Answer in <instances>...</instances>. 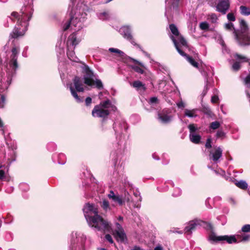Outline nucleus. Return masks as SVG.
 Segmentation results:
<instances>
[{"instance_id":"f257e3e1","label":"nucleus","mask_w":250,"mask_h":250,"mask_svg":"<svg viewBox=\"0 0 250 250\" xmlns=\"http://www.w3.org/2000/svg\"><path fill=\"white\" fill-rule=\"evenodd\" d=\"M19 51V47L13 46L11 50L12 54L10 55V60H7L4 62V67L7 77V82L8 85L11 84L12 78L16 75V71L19 67L18 57Z\"/></svg>"},{"instance_id":"f03ea898","label":"nucleus","mask_w":250,"mask_h":250,"mask_svg":"<svg viewBox=\"0 0 250 250\" xmlns=\"http://www.w3.org/2000/svg\"><path fill=\"white\" fill-rule=\"evenodd\" d=\"M82 73L83 74V83L87 86H95L99 90L103 89L104 86L101 80L95 79V75L93 71L85 63L83 62Z\"/></svg>"},{"instance_id":"7ed1b4c3","label":"nucleus","mask_w":250,"mask_h":250,"mask_svg":"<svg viewBox=\"0 0 250 250\" xmlns=\"http://www.w3.org/2000/svg\"><path fill=\"white\" fill-rule=\"evenodd\" d=\"M88 223L92 228L103 232H110L112 230L111 224L100 215L89 217Z\"/></svg>"},{"instance_id":"20e7f679","label":"nucleus","mask_w":250,"mask_h":250,"mask_svg":"<svg viewBox=\"0 0 250 250\" xmlns=\"http://www.w3.org/2000/svg\"><path fill=\"white\" fill-rule=\"evenodd\" d=\"M240 30H234L233 31L235 39L241 46L250 44V36L248 33V27L244 20H241L240 21Z\"/></svg>"},{"instance_id":"39448f33","label":"nucleus","mask_w":250,"mask_h":250,"mask_svg":"<svg viewBox=\"0 0 250 250\" xmlns=\"http://www.w3.org/2000/svg\"><path fill=\"white\" fill-rule=\"evenodd\" d=\"M11 16L12 17L11 20L15 21H17L18 26L21 25L25 28L27 30V28L29 25V21L32 18V14H28V13L23 11L22 9L21 10L20 13L17 12H13Z\"/></svg>"},{"instance_id":"423d86ee","label":"nucleus","mask_w":250,"mask_h":250,"mask_svg":"<svg viewBox=\"0 0 250 250\" xmlns=\"http://www.w3.org/2000/svg\"><path fill=\"white\" fill-rule=\"evenodd\" d=\"M73 82L74 83V85L75 86V88H74L71 85L70 86V90L72 95L75 98L77 102L78 103H80L82 102L80 98L78 96L77 92H83L84 91V89L83 87V84L82 83L81 79L79 76H75L73 80Z\"/></svg>"},{"instance_id":"0eeeda50","label":"nucleus","mask_w":250,"mask_h":250,"mask_svg":"<svg viewBox=\"0 0 250 250\" xmlns=\"http://www.w3.org/2000/svg\"><path fill=\"white\" fill-rule=\"evenodd\" d=\"M209 240L214 243H218L224 241H226L229 244L236 243L238 242L234 235L217 236L213 231H211L209 234Z\"/></svg>"},{"instance_id":"6e6552de","label":"nucleus","mask_w":250,"mask_h":250,"mask_svg":"<svg viewBox=\"0 0 250 250\" xmlns=\"http://www.w3.org/2000/svg\"><path fill=\"white\" fill-rule=\"evenodd\" d=\"M171 40L174 43V46L176 48L178 52L182 56L185 57L188 61L194 67L198 68L199 67V64L196 62L192 57L189 56L185 53L182 49H180L179 43L173 36L171 35L170 36Z\"/></svg>"},{"instance_id":"1a4fd4ad","label":"nucleus","mask_w":250,"mask_h":250,"mask_svg":"<svg viewBox=\"0 0 250 250\" xmlns=\"http://www.w3.org/2000/svg\"><path fill=\"white\" fill-rule=\"evenodd\" d=\"M233 57L235 61L232 65V69L234 71H238L240 69L241 63L248 62L250 60L247 56L238 53L233 54Z\"/></svg>"},{"instance_id":"9d476101","label":"nucleus","mask_w":250,"mask_h":250,"mask_svg":"<svg viewBox=\"0 0 250 250\" xmlns=\"http://www.w3.org/2000/svg\"><path fill=\"white\" fill-rule=\"evenodd\" d=\"M110 114V111L107 109L101 107V106L95 105L92 111V115L93 117L102 118L105 119Z\"/></svg>"},{"instance_id":"9b49d317","label":"nucleus","mask_w":250,"mask_h":250,"mask_svg":"<svg viewBox=\"0 0 250 250\" xmlns=\"http://www.w3.org/2000/svg\"><path fill=\"white\" fill-rule=\"evenodd\" d=\"M170 112V109L165 108L158 112V119L164 124L168 123L171 120V116L169 115Z\"/></svg>"},{"instance_id":"f8f14e48","label":"nucleus","mask_w":250,"mask_h":250,"mask_svg":"<svg viewBox=\"0 0 250 250\" xmlns=\"http://www.w3.org/2000/svg\"><path fill=\"white\" fill-rule=\"evenodd\" d=\"M230 7L229 0H220L217 5L216 10L222 14H225Z\"/></svg>"},{"instance_id":"ddd939ff","label":"nucleus","mask_w":250,"mask_h":250,"mask_svg":"<svg viewBox=\"0 0 250 250\" xmlns=\"http://www.w3.org/2000/svg\"><path fill=\"white\" fill-rule=\"evenodd\" d=\"M199 222L200 221L197 220L190 221L184 229L185 233L191 234L192 231L196 229V227L200 225Z\"/></svg>"},{"instance_id":"4468645a","label":"nucleus","mask_w":250,"mask_h":250,"mask_svg":"<svg viewBox=\"0 0 250 250\" xmlns=\"http://www.w3.org/2000/svg\"><path fill=\"white\" fill-rule=\"evenodd\" d=\"M130 85L140 92H144L146 90L145 84L139 80L135 81L130 83Z\"/></svg>"},{"instance_id":"2eb2a0df","label":"nucleus","mask_w":250,"mask_h":250,"mask_svg":"<svg viewBox=\"0 0 250 250\" xmlns=\"http://www.w3.org/2000/svg\"><path fill=\"white\" fill-rule=\"evenodd\" d=\"M26 30H25L24 27L21 29L20 27H15L10 34V36L13 39L18 38L19 37L23 36Z\"/></svg>"},{"instance_id":"dca6fc26","label":"nucleus","mask_w":250,"mask_h":250,"mask_svg":"<svg viewBox=\"0 0 250 250\" xmlns=\"http://www.w3.org/2000/svg\"><path fill=\"white\" fill-rule=\"evenodd\" d=\"M113 235L117 241L123 243L125 240H127V237L124 230L114 231Z\"/></svg>"},{"instance_id":"f3484780","label":"nucleus","mask_w":250,"mask_h":250,"mask_svg":"<svg viewBox=\"0 0 250 250\" xmlns=\"http://www.w3.org/2000/svg\"><path fill=\"white\" fill-rule=\"evenodd\" d=\"M124 37L128 40L130 42L133 44L134 45H136L139 46V45L137 44L134 41V39L133 38L132 35L131 34L130 30L128 28H124Z\"/></svg>"},{"instance_id":"a211bd4d","label":"nucleus","mask_w":250,"mask_h":250,"mask_svg":"<svg viewBox=\"0 0 250 250\" xmlns=\"http://www.w3.org/2000/svg\"><path fill=\"white\" fill-rule=\"evenodd\" d=\"M222 156V150L220 147H217L212 154V159L214 161H218Z\"/></svg>"},{"instance_id":"6ab92c4d","label":"nucleus","mask_w":250,"mask_h":250,"mask_svg":"<svg viewBox=\"0 0 250 250\" xmlns=\"http://www.w3.org/2000/svg\"><path fill=\"white\" fill-rule=\"evenodd\" d=\"M68 40L71 42V44L74 46L77 45L80 42V40L77 39V33L76 32L73 33L69 36Z\"/></svg>"},{"instance_id":"aec40b11","label":"nucleus","mask_w":250,"mask_h":250,"mask_svg":"<svg viewBox=\"0 0 250 250\" xmlns=\"http://www.w3.org/2000/svg\"><path fill=\"white\" fill-rule=\"evenodd\" d=\"M189 138L190 141L196 144H199L201 139L200 135L195 134H190Z\"/></svg>"},{"instance_id":"412c9836","label":"nucleus","mask_w":250,"mask_h":250,"mask_svg":"<svg viewBox=\"0 0 250 250\" xmlns=\"http://www.w3.org/2000/svg\"><path fill=\"white\" fill-rule=\"evenodd\" d=\"M69 20L71 22V25L75 27L77 26V25L80 21V19L78 17L75 16V15H73L72 12L70 13V18Z\"/></svg>"},{"instance_id":"4be33fe9","label":"nucleus","mask_w":250,"mask_h":250,"mask_svg":"<svg viewBox=\"0 0 250 250\" xmlns=\"http://www.w3.org/2000/svg\"><path fill=\"white\" fill-rule=\"evenodd\" d=\"M100 206L105 211L110 209L109 202L106 199H103L102 201L100 203Z\"/></svg>"},{"instance_id":"5701e85b","label":"nucleus","mask_w":250,"mask_h":250,"mask_svg":"<svg viewBox=\"0 0 250 250\" xmlns=\"http://www.w3.org/2000/svg\"><path fill=\"white\" fill-rule=\"evenodd\" d=\"M169 29L171 33L175 36H179L180 33L176 26L174 24H170L169 25Z\"/></svg>"},{"instance_id":"b1692460","label":"nucleus","mask_w":250,"mask_h":250,"mask_svg":"<svg viewBox=\"0 0 250 250\" xmlns=\"http://www.w3.org/2000/svg\"><path fill=\"white\" fill-rule=\"evenodd\" d=\"M196 111V109H195L192 110L186 109L185 110V115L188 117H195L197 116V115L195 114Z\"/></svg>"},{"instance_id":"393cba45","label":"nucleus","mask_w":250,"mask_h":250,"mask_svg":"<svg viewBox=\"0 0 250 250\" xmlns=\"http://www.w3.org/2000/svg\"><path fill=\"white\" fill-rule=\"evenodd\" d=\"M111 104V103L109 100L107 99L106 101L102 102L100 103V104L97 105L101 106V107L104 109H107L109 107L110 105Z\"/></svg>"},{"instance_id":"a878e982","label":"nucleus","mask_w":250,"mask_h":250,"mask_svg":"<svg viewBox=\"0 0 250 250\" xmlns=\"http://www.w3.org/2000/svg\"><path fill=\"white\" fill-rule=\"evenodd\" d=\"M201 111L204 114L208 115L209 117H212L213 113L209 107L204 106L202 107Z\"/></svg>"},{"instance_id":"bb28decb","label":"nucleus","mask_w":250,"mask_h":250,"mask_svg":"<svg viewBox=\"0 0 250 250\" xmlns=\"http://www.w3.org/2000/svg\"><path fill=\"white\" fill-rule=\"evenodd\" d=\"M178 40L179 42L181 43V44L183 46H185L187 48H188L189 46L184 37L181 35H179V36H178Z\"/></svg>"},{"instance_id":"cd10ccee","label":"nucleus","mask_w":250,"mask_h":250,"mask_svg":"<svg viewBox=\"0 0 250 250\" xmlns=\"http://www.w3.org/2000/svg\"><path fill=\"white\" fill-rule=\"evenodd\" d=\"M241 10V13L244 15L248 16L250 15V8L245 6H241L240 7Z\"/></svg>"},{"instance_id":"c85d7f7f","label":"nucleus","mask_w":250,"mask_h":250,"mask_svg":"<svg viewBox=\"0 0 250 250\" xmlns=\"http://www.w3.org/2000/svg\"><path fill=\"white\" fill-rule=\"evenodd\" d=\"M235 185L242 189H246L248 188V184L247 183L243 181H240L239 182H236L235 183Z\"/></svg>"},{"instance_id":"c756f323","label":"nucleus","mask_w":250,"mask_h":250,"mask_svg":"<svg viewBox=\"0 0 250 250\" xmlns=\"http://www.w3.org/2000/svg\"><path fill=\"white\" fill-rule=\"evenodd\" d=\"M112 200L115 202L118 203L120 206L123 205L124 203L122 197L118 195H116L114 197H113Z\"/></svg>"},{"instance_id":"7c9ffc66","label":"nucleus","mask_w":250,"mask_h":250,"mask_svg":"<svg viewBox=\"0 0 250 250\" xmlns=\"http://www.w3.org/2000/svg\"><path fill=\"white\" fill-rule=\"evenodd\" d=\"M220 126V124L218 121H214L210 124L209 127L213 130L218 129Z\"/></svg>"},{"instance_id":"2f4dec72","label":"nucleus","mask_w":250,"mask_h":250,"mask_svg":"<svg viewBox=\"0 0 250 250\" xmlns=\"http://www.w3.org/2000/svg\"><path fill=\"white\" fill-rule=\"evenodd\" d=\"M237 237L238 238H241L240 241L242 242L248 241L250 239V235L248 234H244L243 235H237Z\"/></svg>"},{"instance_id":"473e14b6","label":"nucleus","mask_w":250,"mask_h":250,"mask_svg":"<svg viewBox=\"0 0 250 250\" xmlns=\"http://www.w3.org/2000/svg\"><path fill=\"white\" fill-rule=\"evenodd\" d=\"M109 51L110 52L116 53L118 54L119 56H123V54H124V52L123 51H122L121 50H120L118 49H117V48H110L109 49Z\"/></svg>"},{"instance_id":"72a5a7b5","label":"nucleus","mask_w":250,"mask_h":250,"mask_svg":"<svg viewBox=\"0 0 250 250\" xmlns=\"http://www.w3.org/2000/svg\"><path fill=\"white\" fill-rule=\"evenodd\" d=\"M132 69H133L135 72L139 73V74H144L145 73L144 70L140 67L136 65H133L131 66Z\"/></svg>"},{"instance_id":"f704fd0d","label":"nucleus","mask_w":250,"mask_h":250,"mask_svg":"<svg viewBox=\"0 0 250 250\" xmlns=\"http://www.w3.org/2000/svg\"><path fill=\"white\" fill-rule=\"evenodd\" d=\"M225 133L222 130H218L216 134V136L217 138L221 139L225 138Z\"/></svg>"},{"instance_id":"c9c22d12","label":"nucleus","mask_w":250,"mask_h":250,"mask_svg":"<svg viewBox=\"0 0 250 250\" xmlns=\"http://www.w3.org/2000/svg\"><path fill=\"white\" fill-rule=\"evenodd\" d=\"M200 27L202 30H207L209 28V25L207 22H202L200 24Z\"/></svg>"},{"instance_id":"e433bc0d","label":"nucleus","mask_w":250,"mask_h":250,"mask_svg":"<svg viewBox=\"0 0 250 250\" xmlns=\"http://www.w3.org/2000/svg\"><path fill=\"white\" fill-rule=\"evenodd\" d=\"M91 212H92L94 214L93 215H86V214L85 215V218L87 221H88L89 217H95L96 215H99L98 214L99 212H98V210L97 208H95L93 209V210L92 211H91Z\"/></svg>"},{"instance_id":"4c0bfd02","label":"nucleus","mask_w":250,"mask_h":250,"mask_svg":"<svg viewBox=\"0 0 250 250\" xmlns=\"http://www.w3.org/2000/svg\"><path fill=\"white\" fill-rule=\"evenodd\" d=\"M241 230L243 232H250V225L246 224L243 226L241 229Z\"/></svg>"},{"instance_id":"58836bf2","label":"nucleus","mask_w":250,"mask_h":250,"mask_svg":"<svg viewBox=\"0 0 250 250\" xmlns=\"http://www.w3.org/2000/svg\"><path fill=\"white\" fill-rule=\"evenodd\" d=\"M212 139L210 137L208 138L205 144V147L206 148H210L212 147L211 146Z\"/></svg>"},{"instance_id":"ea45409f","label":"nucleus","mask_w":250,"mask_h":250,"mask_svg":"<svg viewBox=\"0 0 250 250\" xmlns=\"http://www.w3.org/2000/svg\"><path fill=\"white\" fill-rule=\"evenodd\" d=\"M244 83L247 87L250 88V72L245 78Z\"/></svg>"},{"instance_id":"a19ab883","label":"nucleus","mask_w":250,"mask_h":250,"mask_svg":"<svg viewBox=\"0 0 250 250\" xmlns=\"http://www.w3.org/2000/svg\"><path fill=\"white\" fill-rule=\"evenodd\" d=\"M5 102V97L4 95H0V107L3 108L4 106V104Z\"/></svg>"},{"instance_id":"79ce46f5","label":"nucleus","mask_w":250,"mask_h":250,"mask_svg":"<svg viewBox=\"0 0 250 250\" xmlns=\"http://www.w3.org/2000/svg\"><path fill=\"white\" fill-rule=\"evenodd\" d=\"M227 18L229 21H235V17L232 13H229L227 15Z\"/></svg>"},{"instance_id":"37998d69","label":"nucleus","mask_w":250,"mask_h":250,"mask_svg":"<svg viewBox=\"0 0 250 250\" xmlns=\"http://www.w3.org/2000/svg\"><path fill=\"white\" fill-rule=\"evenodd\" d=\"M190 134H194L193 133L196 131V128L193 124H190L188 126Z\"/></svg>"},{"instance_id":"c03bdc74","label":"nucleus","mask_w":250,"mask_h":250,"mask_svg":"<svg viewBox=\"0 0 250 250\" xmlns=\"http://www.w3.org/2000/svg\"><path fill=\"white\" fill-rule=\"evenodd\" d=\"M158 103V99L156 97H153L150 98L149 100V104H156Z\"/></svg>"},{"instance_id":"a18cd8bd","label":"nucleus","mask_w":250,"mask_h":250,"mask_svg":"<svg viewBox=\"0 0 250 250\" xmlns=\"http://www.w3.org/2000/svg\"><path fill=\"white\" fill-rule=\"evenodd\" d=\"M211 102L213 104H217L219 102V98L217 95H214L212 96Z\"/></svg>"},{"instance_id":"49530a36","label":"nucleus","mask_w":250,"mask_h":250,"mask_svg":"<svg viewBox=\"0 0 250 250\" xmlns=\"http://www.w3.org/2000/svg\"><path fill=\"white\" fill-rule=\"evenodd\" d=\"M108 16V15L107 13L106 12H104L101 13L100 14L99 17L101 19L104 20V19H106L107 18Z\"/></svg>"},{"instance_id":"de8ad7c7","label":"nucleus","mask_w":250,"mask_h":250,"mask_svg":"<svg viewBox=\"0 0 250 250\" xmlns=\"http://www.w3.org/2000/svg\"><path fill=\"white\" fill-rule=\"evenodd\" d=\"M70 25H71V22L69 21V20H68L67 21V22H66L64 26H63V30L64 31H66L67 30H68L69 29V28L70 27Z\"/></svg>"},{"instance_id":"09e8293b","label":"nucleus","mask_w":250,"mask_h":250,"mask_svg":"<svg viewBox=\"0 0 250 250\" xmlns=\"http://www.w3.org/2000/svg\"><path fill=\"white\" fill-rule=\"evenodd\" d=\"M225 27L227 29H228L229 30H231L232 29H233L234 31V30H235L234 27H233V23H232L231 22L226 24Z\"/></svg>"},{"instance_id":"8fccbe9b","label":"nucleus","mask_w":250,"mask_h":250,"mask_svg":"<svg viewBox=\"0 0 250 250\" xmlns=\"http://www.w3.org/2000/svg\"><path fill=\"white\" fill-rule=\"evenodd\" d=\"M0 180H6L5 171L3 170H0Z\"/></svg>"},{"instance_id":"3c124183","label":"nucleus","mask_w":250,"mask_h":250,"mask_svg":"<svg viewBox=\"0 0 250 250\" xmlns=\"http://www.w3.org/2000/svg\"><path fill=\"white\" fill-rule=\"evenodd\" d=\"M105 238L110 243H111V244L113 243V239L112 238L110 234H106L105 236Z\"/></svg>"},{"instance_id":"603ef678","label":"nucleus","mask_w":250,"mask_h":250,"mask_svg":"<svg viewBox=\"0 0 250 250\" xmlns=\"http://www.w3.org/2000/svg\"><path fill=\"white\" fill-rule=\"evenodd\" d=\"M91 103H92V99L90 97H88L85 99V103L86 106H89L91 104Z\"/></svg>"},{"instance_id":"864d4df0","label":"nucleus","mask_w":250,"mask_h":250,"mask_svg":"<svg viewBox=\"0 0 250 250\" xmlns=\"http://www.w3.org/2000/svg\"><path fill=\"white\" fill-rule=\"evenodd\" d=\"M212 22H215L217 20V17L215 14H211L210 16Z\"/></svg>"},{"instance_id":"5fc2aeb1","label":"nucleus","mask_w":250,"mask_h":250,"mask_svg":"<svg viewBox=\"0 0 250 250\" xmlns=\"http://www.w3.org/2000/svg\"><path fill=\"white\" fill-rule=\"evenodd\" d=\"M94 208H95V207H94V206L93 205H91L90 204H87L86 209L89 212H91V211H92Z\"/></svg>"},{"instance_id":"6e6d98bb","label":"nucleus","mask_w":250,"mask_h":250,"mask_svg":"<svg viewBox=\"0 0 250 250\" xmlns=\"http://www.w3.org/2000/svg\"><path fill=\"white\" fill-rule=\"evenodd\" d=\"M204 223L207 225L206 226V229H209V230H211V231H213V226L210 223H208V222H204Z\"/></svg>"},{"instance_id":"4d7b16f0","label":"nucleus","mask_w":250,"mask_h":250,"mask_svg":"<svg viewBox=\"0 0 250 250\" xmlns=\"http://www.w3.org/2000/svg\"><path fill=\"white\" fill-rule=\"evenodd\" d=\"M116 228H117V229H116L114 231L124 230V229H123L122 226L119 223H116Z\"/></svg>"},{"instance_id":"13d9d810","label":"nucleus","mask_w":250,"mask_h":250,"mask_svg":"<svg viewBox=\"0 0 250 250\" xmlns=\"http://www.w3.org/2000/svg\"><path fill=\"white\" fill-rule=\"evenodd\" d=\"M130 60L133 62H135V63L136 64H138L139 65L141 66V67H144V65L142 63L138 62V61H137L136 60H135L134 59H132V58H130Z\"/></svg>"},{"instance_id":"bf43d9fd","label":"nucleus","mask_w":250,"mask_h":250,"mask_svg":"<svg viewBox=\"0 0 250 250\" xmlns=\"http://www.w3.org/2000/svg\"><path fill=\"white\" fill-rule=\"evenodd\" d=\"M116 195H115L114 193V192L112 190H111L110 191V193L109 194H108V197L110 199H113V197H114Z\"/></svg>"},{"instance_id":"052dcab7","label":"nucleus","mask_w":250,"mask_h":250,"mask_svg":"<svg viewBox=\"0 0 250 250\" xmlns=\"http://www.w3.org/2000/svg\"><path fill=\"white\" fill-rule=\"evenodd\" d=\"M177 105L179 108H184L185 107V104L182 101H181L177 103Z\"/></svg>"},{"instance_id":"680f3d73","label":"nucleus","mask_w":250,"mask_h":250,"mask_svg":"<svg viewBox=\"0 0 250 250\" xmlns=\"http://www.w3.org/2000/svg\"><path fill=\"white\" fill-rule=\"evenodd\" d=\"M73 52H67V57L70 59V57H72V56L73 55Z\"/></svg>"},{"instance_id":"e2e57ef3","label":"nucleus","mask_w":250,"mask_h":250,"mask_svg":"<svg viewBox=\"0 0 250 250\" xmlns=\"http://www.w3.org/2000/svg\"><path fill=\"white\" fill-rule=\"evenodd\" d=\"M154 250H163V248L162 247L157 246L154 249Z\"/></svg>"},{"instance_id":"0e129e2a","label":"nucleus","mask_w":250,"mask_h":250,"mask_svg":"<svg viewBox=\"0 0 250 250\" xmlns=\"http://www.w3.org/2000/svg\"><path fill=\"white\" fill-rule=\"evenodd\" d=\"M5 181H9V178L8 177H7L6 176V180H5Z\"/></svg>"},{"instance_id":"69168bd1","label":"nucleus","mask_w":250,"mask_h":250,"mask_svg":"<svg viewBox=\"0 0 250 250\" xmlns=\"http://www.w3.org/2000/svg\"><path fill=\"white\" fill-rule=\"evenodd\" d=\"M119 220H123V217H122L120 216V217H119Z\"/></svg>"},{"instance_id":"338daca9","label":"nucleus","mask_w":250,"mask_h":250,"mask_svg":"<svg viewBox=\"0 0 250 250\" xmlns=\"http://www.w3.org/2000/svg\"><path fill=\"white\" fill-rule=\"evenodd\" d=\"M98 250H106L104 248H101V249H99Z\"/></svg>"},{"instance_id":"774afa93","label":"nucleus","mask_w":250,"mask_h":250,"mask_svg":"<svg viewBox=\"0 0 250 250\" xmlns=\"http://www.w3.org/2000/svg\"><path fill=\"white\" fill-rule=\"evenodd\" d=\"M126 201H127V202H129V198H128V197H127V199H126Z\"/></svg>"}]
</instances>
